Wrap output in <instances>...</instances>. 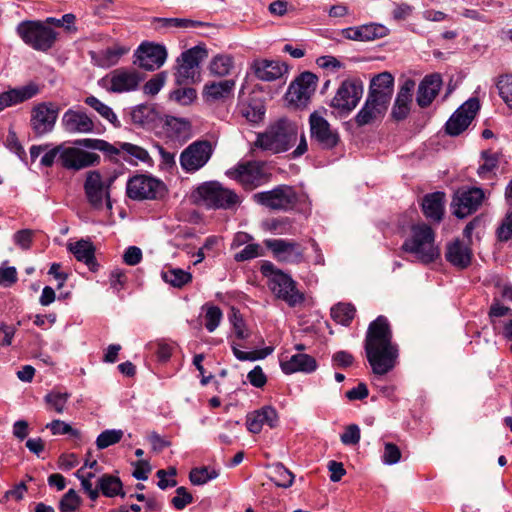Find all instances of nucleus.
I'll use <instances>...</instances> for the list:
<instances>
[{
	"mask_svg": "<svg viewBox=\"0 0 512 512\" xmlns=\"http://www.w3.org/2000/svg\"><path fill=\"white\" fill-rule=\"evenodd\" d=\"M232 351L234 356L240 361H255L259 359H264L268 355L272 354L274 351L273 347H265L260 350H255L251 352H244L238 349L235 345H232Z\"/></svg>",
	"mask_w": 512,
	"mask_h": 512,
	"instance_id": "5fc2aeb1",
	"label": "nucleus"
},
{
	"mask_svg": "<svg viewBox=\"0 0 512 512\" xmlns=\"http://www.w3.org/2000/svg\"><path fill=\"white\" fill-rule=\"evenodd\" d=\"M142 75L134 68H117L102 79L104 87L112 93H126L137 90Z\"/></svg>",
	"mask_w": 512,
	"mask_h": 512,
	"instance_id": "9b49d317",
	"label": "nucleus"
},
{
	"mask_svg": "<svg viewBox=\"0 0 512 512\" xmlns=\"http://www.w3.org/2000/svg\"><path fill=\"white\" fill-rule=\"evenodd\" d=\"M442 86V78L439 74L426 75L419 83L416 101L421 108L432 104Z\"/></svg>",
	"mask_w": 512,
	"mask_h": 512,
	"instance_id": "a878e982",
	"label": "nucleus"
},
{
	"mask_svg": "<svg viewBox=\"0 0 512 512\" xmlns=\"http://www.w3.org/2000/svg\"><path fill=\"white\" fill-rule=\"evenodd\" d=\"M53 435L69 434L74 438H80V431L61 420H53L46 425Z\"/></svg>",
	"mask_w": 512,
	"mask_h": 512,
	"instance_id": "bf43d9fd",
	"label": "nucleus"
},
{
	"mask_svg": "<svg viewBox=\"0 0 512 512\" xmlns=\"http://www.w3.org/2000/svg\"><path fill=\"white\" fill-rule=\"evenodd\" d=\"M70 395L68 393L50 392L44 400L48 406V409L54 410L57 413H63L68 402Z\"/></svg>",
	"mask_w": 512,
	"mask_h": 512,
	"instance_id": "3c124183",
	"label": "nucleus"
},
{
	"mask_svg": "<svg viewBox=\"0 0 512 512\" xmlns=\"http://www.w3.org/2000/svg\"><path fill=\"white\" fill-rule=\"evenodd\" d=\"M479 109L480 103L477 98L467 100L448 119L445 132L450 136L460 135L471 124Z\"/></svg>",
	"mask_w": 512,
	"mask_h": 512,
	"instance_id": "dca6fc26",
	"label": "nucleus"
},
{
	"mask_svg": "<svg viewBox=\"0 0 512 512\" xmlns=\"http://www.w3.org/2000/svg\"><path fill=\"white\" fill-rule=\"evenodd\" d=\"M473 253L471 248L459 239L447 244L445 258L454 267L463 270L470 266Z\"/></svg>",
	"mask_w": 512,
	"mask_h": 512,
	"instance_id": "cd10ccee",
	"label": "nucleus"
},
{
	"mask_svg": "<svg viewBox=\"0 0 512 512\" xmlns=\"http://www.w3.org/2000/svg\"><path fill=\"white\" fill-rule=\"evenodd\" d=\"M435 233L425 223L412 225L410 236L405 239L401 249L404 252L414 255L420 262L429 264L434 262L440 255L439 249L435 246Z\"/></svg>",
	"mask_w": 512,
	"mask_h": 512,
	"instance_id": "f03ea898",
	"label": "nucleus"
},
{
	"mask_svg": "<svg viewBox=\"0 0 512 512\" xmlns=\"http://www.w3.org/2000/svg\"><path fill=\"white\" fill-rule=\"evenodd\" d=\"M240 114L251 123H259L265 115V106L258 99H251L239 105Z\"/></svg>",
	"mask_w": 512,
	"mask_h": 512,
	"instance_id": "79ce46f5",
	"label": "nucleus"
},
{
	"mask_svg": "<svg viewBox=\"0 0 512 512\" xmlns=\"http://www.w3.org/2000/svg\"><path fill=\"white\" fill-rule=\"evenodd\" d=\"M481 158L484 162L479 166L477 173L482 179H490L492 177V173L498 167L500 153L485 150L482 151Z\"/></svg>",
	"mask_w": 512,
	"mask_h": 512,
	"instance_id": "c03bdc74",
	"label": "nucleus"
},
{
	"mask_svg": "<svg viewBox=\"0 0 512 512\" xmlns=\"http://www.w3.org/2000/svg\"><path fill=\"white\" fill-rule=\"evenodd\" d=\"M5 147L17 155V157L24 163H27V154L25 152L24 147L20 143L16 132L10 128L6 137V140L4 142Z\"/></svg>",
	"mask_w": 512,
	"mask_h": 512,
	"instance_id": "603ef678",
	"label": "nucleus"
},
{
	"mask_svg": "<svg viewBox=\"0 0 512 512\" xmlns=\"http://www.w3.org/2000/svg\"><path fill=\"white\" fill-rule=\"evenodd\" d=\"M388 105L378 99L367 96L363 107L355 116V123L359 127L371 124L385 115Z\"/></svg>",
	"mask_w": 512,
	"mask_h": 512,
	"instance_id": "c756f323",
	"label": "nucleus"
},
{
	"mask_svg": "<svg viewBox=\"0 0 512 512\" xmlns=\"http://www.w3.org/2000/svg\"><path fill=\"white\" fill-rule=\"evenodd\" d=\"M80 505V497L74 489L68 490L60 500V510L62 512H74Z\"/></svg>",
	"mask_w": 512,
	"mask_h": 512,
	"instance_id": "052dcab7",
	"label": "nucleus"
},
{
	"mask_svg": "<svg viewBox=\"0 0 512 512\" xmlns=\"http://www.w3.org/2000/svg\"><path fill=\"white\" fill-rule=\"evenodd\" d=\"M263 243L278 262L300 264L304 261V249L294 240L273 238L265 239Z\"/></svg>",
	"mask_w": 512,
	"mask_h": 512,
	"instance_id": "9d476101",
	"label": "nucleus"
},
{
	"mask_svg": "<svg viewBox=\"0 0 512 512\" xmlns=\"http://www.w3.org/2000/svg\"><path fill=\"white\" fill-rule=\"evenodd\" d=\"M278 420L276 409L272 406H264L247 415L246 426L251 433L258 434L265 424L270 428H275L278 425Z\"/></svg>",
	"mask_w": 512,
	"mask_h": 512,
	"instance_id": "393cba45",
	"label": "nucleus"
},
{
	"mask_svg": "<svg viewBox=\"0 0 512 512\" xmlns=\"http://www.w3.org/2000/svg\"><path fill=\"white\" fill-rule=\"evenodd\" d=\"M61 125L70 134L92 133L95 128L93 120L83 111L68 109L62 116Z\"/></svg>",
	"mask_w": 512,
	"mask_h": 512,
	"instance_id": "5701e85b",
	"label": "nucleus"
},
{
	"mask_svg": "<svg viewBox=\"0 0 512 512\" xmlns=\"http://www.w3.org/2000/svg\"><path fill=\"white\" fill-rule=\"evenodd\" d=\"M212 153L213 147L209 141H194L180 154L179 161L181 168L187 173H194L206 165Z\"/></svg>",
	"mask_w": 512,
	"mask_h": 512,
	"instance_id": "1a4fd4ad",
	"label": "nucleus"
},
{
	"mask_svg": "<svg viewBox=\"0 0 512 512\" xmlns=\"http://www.w3.org/2000/svg\"><path fill=\"white\" fill-rule=\"evenodd\" d=\"M261 256H264L263 248L257 243H252L246 245L241 251L237 252L234 255V260L236 262H244Z\"/></svg>",
	"mask_w": 512,
	"mask_h": 512,
	"instance_id": "13d9d810",
	"label": "nucleus"
},
{
	"mask_svg": "<svg viewBox=\"0 0 512 512\" xmlns=\"http://www.w3.org/2000/svg\"><path fill=\"white\" fill-rule=\"evenodd\" d=\"M235 84L232 79L206 83L203 88V97L210 103L225 101L233 94Z\"/></svg>",
	"mask_w": 512,
	"mask_h": 512,
	"instance_id": "f704fd0d",
	"label": "nucleus"
},
{
	"mask_svg": "<svg viewBox=\"0 0 512 512\" xmlns=\"http://www.w3.org/2000/svg\"><path fill=\"white\" fill-rule=\"evenodd\" d=\"M415 85V81L408 78L400 86L391 111L394 120L402 121L408 117Z\"/></svg>",
	"mask_w": 512,
	"mask_h": 512,
	"instance_id": "b1692460",
	"label": "nucleus"
},
{
	"mask_svg": "<svg viewBox=\"0 0 512 512\" xmlns=\"http://www.w3.org/2000/svg\"><path fill=\"white\" fill-rule=\"evenodd\" d=\"M298 133L295 125L285 119L270 125L263 133L258 134L254 145L265 151L281 153L289 150L297 141Z\"/></svg>",
	"mask_w": 512,
	"mask_h": 512,
	"instance_id": "7ed1b4c3",
	"label": "nucleus"
},
{
	"mask_svg": "<svg viewBox=\"0 0 512 512\" xmlns=\"http://www.w3.org/2000/svg\"><path fill=\"white\" fill-rule=\"evenodd\" d=\"M17 33L25 44L41 52L51 49L57 39V32L40 21L21 22Z\"/></svg>",
	"mask_w": 512,
	"mask_h": 512,
	"instance_id": "39448f33",
	"label": "nucleus"
},
{
	"mask_svg": "<svg viewBox=\"0 0 512 512\" xmlns=\"http://www.w3.org/2000/svg\"><path fill=\"white\" fill-rule=\"evenodd\" d=\"M394 87V77L390 72H382L371 79L368 96L386 104L390 103Z\"/></svg>",
	"mask_w": 512,
	"mask_h": 512,
	"instance_id": "c85d7f7f",
	"label": "nucleus"
},
{
	"mask_svg": "<svg viewBox=\"0 0 512 512\" xmlns=\"http://www.w3.org/2000/svg\"><path fill=\"white\" fill-rule=\"evenodd\" d=\"M84 102L98 112L104 119L109 121L113 126H120V122L113 110L108 105L101 102L97 97L90 95L85 98Z\"/></svg>",
	"mask_w": 512,
	"mask_h": 512,
	"instance_id": "49530a36",
	"label": "nucleus"
},
{
	"mask_svg": "<svg viewBox=\"0 0 512 512\" xmlns=\"http://www.w3.org/2000/svg\"><path fill=\"white\" fill-rule=\"evenodd\" d=\"M128 51L129 49L126 47L115 45L98 52H92L91 58L97 66L109 68L116 65Z\"/></svg>",
	"mask_w": 512,
	"mask_h": 512,
	"instance_id": "e433bc0d",
	"label": "nucleus"
},
{
	"mask_svg": "<svg viewBox=\"0 0 512 512\" xmlns=\"http://www.w3.org/2000/svg\"><path fill=\"white\" fill-rule=\"evenodd\" d=\"M495 86L503 102L512 109V74L499 75L495 80Z\"/></svg>",
	"mask_w": 512,
	"mask_h": 512,
	"instance_id": "de8ad7c7",
	"label": "nucleus"
},
{
	"mask_svg": "<svg viewBox=\"0 0 512 512\" xmlns=\"http://www.w3.org/2000/svg\"><path fill=\"white\" fill-rule=\"evenodd\" d=\"M364 350L375 375L383 376L392 371L399 358V346L393 342V333L385 316H378L367 329Z\"/></svg>",
	"mask_w": 512,
	"mask_h": 512,
	"instance_id": "f257e3e1",
	"label": "nucleus"
},
{
	"mask_svg": "<svg viewBox=\"0 0 512 512\" xmlns=\"http://www.w3.org/2000/svg\"><path fill=\"white\" fill-rule=\"evenodd\" d=\"M361 28L363 34V42L373 41L386 35V28L380 24H365L361 25Z\"/></svg>",
	"mask_w": 512,
	"mask_h": 512,
	"instance_id": "e2e57ef3",
	"label": "nucleus"
},
{
	"mask_svg": "<svg viewBox=\"0 0 512 512\" xmlns=\"http://www.w3.org/2000/svg\"><path fill=\"white\" fill-rule=\"evenodd\" d=\"M310 137L322 149L331 150L335 148L340 136L336 129H333L330 123L318 112L314 111L309 116Z\"/></svg>",
	"mask_w": 512,
	"mask_h": 512,
	"instance_id": "ddd939ff",
	"label": "nucleus"
},
{
	"mask_svg": "<svg viewBox=\"0 0 512 512\" xmlns=\"http://www.w3.org/2000/svg\"><path fill=\"white\" fill-rule=\"evenodd\" d=\"M401 459V451L397 445L391 442L384 444V452L382 455V461L386 465H393L399 462Z\"/></svg>",
	"mask_w": 512,
	"mask_h": 512,
	"instance_id": "69168bd1",
	"label": "nucleus"
},
{
	"mask_svg": "<svg viewBox=\"0 0 512 512\" xmlns=\"http://www.w3.org/2000/svg\"><path fill=\"white\" fill-rule=\"evenodd\" d=\"M219 475L215 469L208 467H199L191 469L189 479L193 485H204L210 480L217 478Z\"/></svg>",
	"mask_w": 512,
	"mask_h": 512,
	"instance_id": "8fccbe9b",
	"label": "nucleus"
},
{
	"mask_svg": "<svg viewBox=\"0 0 512 512\" xmlns=\"http://www.w3.org/2000/svg\"><path fill=\"white\" fill-rule=\"evenodd\" d=\"M114 181L111 177L107 182H103L102 176L99 171H89L84 183V191L88 202L94 208H101L104 199L107 200V206L111 208L109 189Z\"/></svg>",
	"mask_w": 512,
	"mask_h": 512,
	"instance_id": "4468645a",
	"label": "nucleus"
},
{
	"mask_svg": "<svg viewBox=\"0 0 512 512\" xmlns=\"http://www.w3.org/2000/svg\"><path fill=\"white\" fill-rule=\"evenodd\" d=\"M205 328L209 332H213L217 329V327L220 325L223 313L221 309L216 305H205Z\"/></svg>",
	"mask_w": 512,
	"mask_h": 512,
	"instance_id": "864d4df0",
	"label": "nucleus"
},
{
	"mask_svg": "<svg viewBox=\"0 0 512 512\" xmlns=\"http://www.w3.org/2000/svg\"><path fill=\"white\" fill-rule=\"evenodd\" d=\"M253 199L271 210L288 211L298 203V194L292 186L279 185L272 190L254 194Z\"/></svg>",
	"mask_w": 512,
	"mask_h": 512,
	"instance_id": "423d86ee",
	"label": "nucleus"
},
{
	"mask_svg": "<svg viewBox=\"0 0 512 512\" xmlns=\"http://www.w3.org/2000/svg\"><path fill=\"white\" fill-rule=\"evenodd\" d=\"M198 199L209 209L233 210L240 204L238 194L218 181H208L196 189Z\"/></svg>",
	"mask_w": 512,
	"mask_h": 512,
	"instance_id": "20e7f679",
	"label": "nucleus"
},
{
	"mask_svg": "<svg viewBox=\"0 0 512 512\" xmlns=\"http://www.w3.org/2000/svg\"><path fill=\"white\" fill-rule=\"evenodd\" d=\"M134 64L147 71L159 69L167 58L163 45L150 42L142 43L134 53Z\"/></svg>",
	"mask_w": 512,
	"mask_h": 512,
	"instance_id": "a211bd4d",
	"label": "nucleus"
},
{
	"mask_svg": "<svg viewBox=\"0 0 512 512\" xmlns=\"http://www.w3.org/2000/svg\"><path fill=\"white\" fill-rule=\"evenodd\" d=\"M193 502V496L188 490L180 486L176 489V495L171 499V504L176 510H183Z\"/></svg>",
	"mask_w": 512,
	"mask_h": 512,
	"instance_id": "0e129e2a",
	"label": "nucleus"
},
{
	"mask_svg": "<svg viewBox=\"0 0 512 512\" xmlns=\"http://www.w3.org/2000/svg\"><path fill=\"white\" fill-rule=\"evenodd\" d=\"M363 94L360 80L347 79L338 87L330 106L341 114H348L356 108Z\"/></svg>",
	"mask_w": 512,
	"mask_h": 512,
	"instance_id": "6e6552de",
	"label": "nucleus"
},
{
	"mask_svg": "<svg viewBox=\"0 0 512 512\" xmlns=\"http://www.w3.org/2000/svg\"><path fill=\"white\" fill-rule=\"evenodd\" d=\"M272 480L278 487L288 488L293 484L294 475L284 465L277 464L273 471Z\"/></svg>",
	"mask_w": 512,
	"mask_h": 512,
	"instance_id": "6e6d98bb",
	"label": "nucleus"
},
{
	"mask_svg": "<svg viewBox=\"0 0 512 512\" xmlns=\"http://www.w3.org/2000/svg\"><path fill=\"white\" fill-rule=\"evenodd\" d=\"M117 149L120 150L118 156H122V159L129 163L137 164L138 161L147 163L151 160L148 151L138 145L123 142L118 143Z\"/></svg>",
	"mask_w": 512,
	"mask_h": 512,
	"instance_id": "58836bf2",
	"label": "nucleus"
},
{
	"mask_svg": "<svg viewBox=\"0 0 512 512\" xmlns=\"http://www.w3.org/2000/svg\"><path fill=\"white\" fill-rule=\"evenodd\" d=\"M34 231L31 229H22L13 235L14 243L23 250H28L33 242Z\"/></svg>",
	"mask_w": 512,
	"mask_h": 512,
	"instance_id": "338daca9",
	"label": "nucleus"
},
{
	"mask_svg": "<svg viewBox=\"0 0 512 512\" xmlns=\"http://www.w3.org/2000/svg\"><path fill=\"white\" fill-rule=\"evenodd\" d=\"M268 285L274 295L290 307H295L304 301V295L296 288V282L285 272L278 273Z\"/></svg>",
	"mask_w": 512,
	"mask_h": 512,
	"instance_id": "6ab92c4d",
	"label": "nucleus"
},
{
	"mask_svg": "<svg viewBox=\"0 0 512 512\" xmlns=\"http://www.w3.org/2000/svg\"><path fill=\"white\" fill-rule=\"evenodd\" d=\"M76 146L98 150L103 152L112 161H118L117 156L120 154V150L117 149L116 145L110 144L103 139L84 138L78 139L74 142Z\"/></svg>",
	"mask_w": 512,
	"mask_h": 512,
	"instance_id": "4c0bfd02",
	"label": "nucleus"
},
{
	"mask_svg": "<svg viewBox=\"0 0 512 512\" xmlns=\"http://www.w3.org/2000/svg\"><path fill=\"white\" fill-rule=\"evenodd\" d=\"M425 217L433 222H441L444 216L445 193L436 191L426 194L421 203Z\"/></svg>",
	"mask_w": 512,
	"mask_h": 512,
	"instance_id": "473e14b6",
	"label": "nucleus"
},
{
	"mask_svg": "<svg viewBox=\"0 0 512 512\" xmlns=\"http://www.w3.org/2000/svg\"><path fill=\"white\" fill-rule=\"evenodd\" d=\"M130 118L136 126L153 129L160 120V113L154 104H140L131 110Z\"/></svg>",
	"mask_w": 512,
	"mask_h": 512,
	"instance_id": "72a5a7b5",
	"label": "nucleus"
},
{
	"mask_svg": "<svg viewBox=\"0 0 512 512\" xmlns=\"http://www.w3.org/2000/svg\"><path fill=\"white\" fill-rule=\"evenodd\" d=\"M101 493L105 497L113 498L115 496L124 497L123 484L119 477L111 474H103L97 481Z\"/></svg>",
	"mask_w": 512,
	"mask_h": 512,
	"instance_id": "ea45409f",
	"label": "nucleus"
},
{
	"mask_svg": "<svg viewBox=\"0 0 512 512\" xmlns=\"http://www.w3.org/2000/svg\"><path fill=\"white\" fill-rule=\"evenodd\" d=\"M161 278L172 287L182 288L192 281V274L181 268L168 267L161 272Z\"/></svg>",
	"mask_w": 512,
	"mask_h": 512,
	"instance_id": "a19ab883",
	"label": "nucleus"
},
{
	"mask_svg": "<svg viewBox=\"0 0 512 512\" xmlns=\"http://www.w3.org/2000/svg\"><path fill=\"white\" fill-rule=\"evenodd\" d=\"M280 366L282 371L288 375L296 372L311 373L316 370L317 362L308 354L298 353L289 358L282 357Z\"/></svg>",
	"mask_w": 512,
	"mask_h": 512,
	"instance_id": "7c9ffc66",
	"label": "nucleus"
},
{
	"mask_svg": "<svg viewBox=\"0 0 512 512\" xmlns=\"http://www.w3.org/2000/svg\"><path fill=\"white\" fill-rule=\"evenodd\" d=\"M196 90L191 87L176 89L172 92L171 97L183 105H188L196 98Z\"/></svg>",
	"mask_w": 512,
	"mask_h": 512,
	"instance_id": "774afa93",
	"label": "nucleus"
},
{
	"mask_svg": "<svg viewBox=\"0 0 512 512\" xmlns=\"http://www.w3.org/2000/svg\"><path fill=\"white\" fill-rule=\"evenodd\" d=\"M255 76L261 81H274L288 72V66L280 61L260 59L252 65Z\"/></svg>",
	"mask_w": 512,
	"mask_h": 512,
	"instance_id": "bb28decb",
	"label": "nucleus"
},
{
	"mask_svg": "<svg viewBox=\"0 0 512 512\" xmlns=\"http://www.w3.org/2000/svg\"><path fill=\"white\" fill-rule=\"evenodd\" d=\"M229 320L233 326L234 333L238 339L243 340L249 337L245 321L243 320V317L239 313V311L232 309V313L229 317Z\"/></svg>",
	"mask_w": 512,
	"mask_h": 512,
	"instance_id": "680f3d73",
	"label": "nucleus"
},
{
	"mask_svg": "<svg viewBox=\"0 0 512 512\" xmlns=\"http://www.w3.org/2000/svg\"><path fill=\"white\" fill-rule=\"evenodd\" d=\"M162 191L163 183L147 175L131 177L126 186L127 196L133 200L156 199Z\"/></svg>",
	"mask_w": 512,
	"mask_h": 512,
	"instance_id": "2eb2a0df",
	"label": "nucleus"
},
{
	"mask_svg": "<svg viewBox=\"0 0 512 512\" xmlns=\"http://www.w3.org/2000/svg\"><path fill=\"white\" fill-rule=\"evenodd\" d=\"M204 48L195 46L184 51L178 58L176 82L178 85L194 83L199 78V64L206 57Z\"/></svg>",
	"mask_w": 512,
	"mask_h": 512,
	"instance_id": "0eeeda50",
	"label": "nucleus"
},
{
	"mask_svg": "<svg viewBox=\"0 0 512 512\" xmlns=\"http://www.w3.org/2000/svg\"><path fill=\"white\" fill-rule=\"evenodd\" d=\"M68 250L75 258L87 265L90 271L96 272L99 264L95 258V247L89 240L81 239L68 245Z\"/></svg>",
	"mask_w": 512,
	"mask_h": 512,
	"instance_id": "c9c22d12",
	"label": "nucleus"
},
{
	"mask_svg": "<svg viewBox=\"0 0 512 512\" xmlns=\"http://www.w3.org/2000/svg\"><path fill=\"white\" fill-rule=\"evenodd\" d=\"M485 194L483 189L478 187L460 188L452 199L451 207L457 218H465L478 210Z\"/></svg>",
	"mask_w": 512,
	"mask_h": 512,
	"instance_id": "f8f14e48",
	"label": "nucleus"
},
{
	"mask_svg": "<svg viewBox=\"0 0 512 512\" xmlns=\"http://www.w3.org/2000/svg\"><path fill=\"white\" fill-rule=\"evenodd\" d=\"M165 133L167 137L182 145L192 137V128L188 120L167 116L165 120Z\"/></svg>",
	"mask_w": 512,
	"mask_h": 512,
	"instance_id": "2f4dec72",
	"label": "nucleus"
},
{
	"mask_svg": "<svg viewBox=\"0 0 512 512\" xmlns=\"http://www.w3.org/2000/svg\"><path fill=\"white\" fill-rule=\"evenodd\" d=\"M15 104L27 101L39 93V87L35 83H29L28 85L11 89Z\"/></svg>",
	"mask_w": 512,
	"mask_h": 512,
	"instance_id": "4d7b16f0",
	"label": "nucleus"
},
{
	"mask_svg": "<svg viewBox=\"0 0 512 512\" xmlns=\"http://www.w3.org/2000/svg\"><path fill=\"white\" fill-rule=\"evenodd\" d=\"M228 175L248 189L256 188L266 180L263 164L257 161L240 163Z\"/></svg>",
	"mask_w": 512,
	"mask_h": 512,
	"instance_id": "412c9836",
	"label": "nucleus"
},
{
	"mask_svg": "<svg viewBox=\"0 0 512 512\" xmlns=\"http://www.w3.org/2000/svg\"><path fill=\"white\" fill-rule=\"evenodd\" d=\"M234 66V60L231 55L218 54L212 58L209 64V71L212 75L224 77L230 74Z\"/></svg>",
	"mask_w": 512,
	"mask_h": 512,
	"instance_id": "37998d69",
	"label": "nucleus"
},
{
	"mask_svg": "<svg viewBox=\"0 0 512 512\" xmlns=\"http://www.w3.org/2000/svg\"><path fill=\"white\" fill-rule=\"evenodd\" d=\"M318 77L312 72L301 73L295 82L288 89V96L291 102L298 105L305 104L314 94L317 87Z\"/></svg>",
	"mask_w": 512,
	"mask_h": 512,
	"instance_id": "4be33fe9",
	"label": "nucleus"
},
{
	"mask_svg": "<svg viewBox=\"0 0 512 512\" xmlns=\"http://www.w3.org/2000/svg\"><path fill=\"white\" fill-rule=\"evenodd\" d=\"M356 309L350 303H338L331 308L332 319L343 326H349L355 317Z\"/></svg>",
	"mask_w": 512,
	"mask_h": 512,
	"instance_id": "a18cd8bd",
	"label": "nucleus"
},
{
	"mask_svg": "<svg viewBox=\"0 0 512 512\" xmlns=\"http://www.w3.org/2000/svg\"><path fill=\"white\" fill-rule=\"evenodd\" d=\"M124 433L120 429H108L100 433L96 439V446L103 450L121 441Z\"/></svg>",
	"mask_w": 512,
	"mask_h": 512,
	"instance_id": "09e8293b",
	"label": "nucleus"
},
{
	"mask_svg": "<svg viewBox=\"0 0 512 512\" xmlns=\"http://www.w3.org/2000/svg\"><path fill=\"white\" fill-rule=\"evenodd\" d=\"M59 108L52 102H42L33 107L30 125L36 136L51 132L55 126Z\"/></svg>",
	"mask_w": 512,
	"mask_h": 512,
	"instance_id": "f3484780",
	"label": "nucleus"
},
{
	"mask_svg": "<svg viewBox=\"0 0 512 512\" xmlns=\"http://www.w3.org/2000/svg\"><path fill=\"white\" fill-rule=\"evenodd\" d=\"M62 167L68 170H81L100 163V156L93 152H87L78 147H64L59 157Z\"/></svg>",
	"mask_w": 512,
	"mask_h": 512,
	"instance_id": "aec40b11",
	"label": "nucleus"
}]
</instances>
